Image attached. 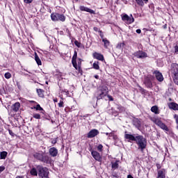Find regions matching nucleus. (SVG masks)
I'll return each mask as SVG.
<instances>
[{
  "mask_svg": "<svg viewBox=\"0 0 178 178\" xmlns=\"http://www.w3.org/2000/svg\"><path fill=\"white\" fill-rule=\"evenodd\" d=\"M135 141L140 151H144L147 148V139L143 136H137Z\"/></svg>",
  "mask_w": 178,
  "mask_h": 178,
  "instance_id": "obj_1",
  "label": "nucleus"
},
{
  "mask_svg": "<svg viewBox=\"0 0 178 178\" xmlns=\"http://www.w3.org/2000/svg\"><path fill=\"white\" fill-rule=\"evenodd\" d=\"M36 169L38 171V176L40 178H49V171H48V168H43L41 165H38L36 167Z\"/></svg>",
  "mask_w": 178,
  "mask_h": 178,
  "instance_id": "obj_2",
  "label": "nucleus"
},
{
  "mask_svg": "<svg viewBox=\"0 0 178 178\" xmlns=\"http://www.w3.org/2000/svg\"><path fill=\"white\" fill-rule=\"evenodd\" d=\"M170 72L174 79V81L176 83L178 80V65L176 63L172 64Z\"/></svg>",
  "mask_w": 178,
  "mask_h": 178,
  "instance_id": "obj_3",
  "label": "nucleus"
},
{
  "mask_svg": "<svg viewBox=\"0 0 178 178\" xmlns=\"http://www.w3.org/2000/svg\"><path fill=\"white\" fill-rule=\"evenodd\" d=\"M99 95L97 96V99H102L104 97L108 94V87L106 86H102L99 88L98 90Z\"/></svg>",
  "mask_w": 178,
  "mask_h": 178,
  "instance_id": "obj_4",
  "label": "nucleus"
},
{
  "mask_svg": "<svg viewBox=\"0 0 178 178\" xmlns=\"http://www.w3.org/2000/svg\"><path fill=\"white\" fill-rule=\"evenodd\" d=\"M122 20L124 22L127 24H131V23H134V17L131 15L129 17L127 14H124L122 16Z\"/></svg>",
  "mask_w": 178,
  "mask_h": 178,
  "instance_id": "obj_5",
  "label": "nucleus"
},
{
  "mask_svg": "<svg viewBox=\"0 0 178 178\" xmlns=\"http://www.w3.org/2000/svg\"><path fill=\"white\" fill-rule=\"evenodd\" d=\"M152 122H154V123H155V124L159 126V127H161V129H162L163 130H165V131H168V127H166V125H165V124H163L162 121H161V120L154 118H152Z\"/></svg>",
  "mask_w": 178,
  "mask_h": 178,
  "instance_id": "obj_6",
  "label": "nucleus"
},
{
  "mask_svg": "<svg viewBox=\"0 0 178 178\" xmlns=\"http://www.w3.org/2000/svg\"><path fill=\"white\" fill-rule=\"evenodd\" d=\"M152 122H154V123H155V124L159 126V127H161V129H162L163 130H165V131H168V127H166V125H165V124H163L162 121H161V120L154 118H152Z\"/></svg>",
  "mask_w": 178,
  "mask_h": 178,
  "instance_id": "obj_7",
  "label": "nucleus"
},
{
  "mask_svg": "<svg viewBox=\"0 0 178 178\" xmlns=\"http://www.w3.org/2000/svg\"><path fill=\"white\" fill-rule=\"evenodd\" d=\"M134 56H136V58H138V59H144L147 58L148 55L143 51H138L134 54Z\"/></svg>",
  "mask_w": 178,
  "mask_h": 178,
  "instance_id": "obj_8",
  "label": "nucleus"
},
{
  "mask_svg": "<svg viewBox=\"0 0 178 178\" xmlns=\"http://www.w3.org/2000/svg\"><path fill=\"white\" fill-rule=\"evenodd\" d=\"M91 155L95 161H97L98 162H101L102 161V156H101V154L98 153V152L92 150Z\"/></svg>",
  "mask_w": 178,
  "mask_h": 178,
  "instance_id": "obj_9",
  "label": "nucleus"
},
{
  "mask_svg": "<svg viewBox=\"0 0 178 178\" xmlns=\"http://www.w3.org/2000/svg\"><path fill=\"white\" fill-rule=\"evenodd\" d=\"M98 134H99V131L98 130L92 129L88 134V138H93V137H95L96 136H98Z\"/></svg>",
  "mask_w": 178,
  "mask_h": 178,
  "instance_id": "obj_10",
  "label": "nucleus"
},
{
  "mask_svg": "<svg viewBox=\"0 0 178 178\" xmlns=\"http://www.w3.org/2000/svg\"><path fill=\"white\" fill-rule=\"evenodd\" d=\"M166 177V170L162 168L161 170H157V178H165Z\"/></svg>",
  "mask_w": 178,
  "mask_h": 178,
  "instance_id": "obj_11",
  "label": "nucleus"
},
{
  "mask_svg": "<svg viewBox=\"0 0 178 178\" xmlns=\"http://www.w3.org/2000/svg\"><path fill=\"white\" fill-rule=\"evenodd\" d=\"M76 59H77V51H74L72 56V63L74 67L77 70V62L76 61Z\"/></svg>",
  "mask_w": 178,
  "mask_h": 178,
  "instance_id": "obj_12",
  "label": "nucleus"
},
{
  "mask_svg": "<svg viewBox=\"0 0 178 178\" xmlns=\"http://www.w3.org/2000/svg\"><path fill=\"white\" fill-rule=\"evenodd\" d=\"M124 138H125V140H128L129 141H136V136H134V135L125 133Z\"/></svg>",
  "mask_w": 178,
  "mask_h": 178,
  "instance_id": "obj_13",
  "label": "nucleus"
},
{
  "mask_svg": "<svg viewBox=\"0 0 178 178\" xmlns=\"http://www.w3.org/2000/svg\"><path fill=\"white\" fill-rule=\"evenodd\" d=\"M93 57L95 58V59H97V60H102V61L104 60V55L99 53L95 52L93 54Z\"/></svg>",
  "mask_w": 178,
  "mask_h": 178,
  "instance_id": "obj_14",
  "label": "nucleus"
},
{
  "mask_svg": "<svg viewBox=\"0 0 178 178\" xmlns=\"http://www.w3.org/2000/svg\"><path fill=\"white\" fill-rule=\"evenodd\" d=\"M154 74H155L156 79L159 81H163V76L162 75V73L159 72V71H155Z\"/></svg>",
  "mask_w": 178,
  "mask_h": 178,
  "instance_id": "obj_15",
  "label": "nucleus"
},
{
  "mask_svg": "<svg viewBox=\"0 0 178 178\" xmlns=\"http://www.w3.org/2000/svg\"><path fill=\"white\" fill-rule=\"evenodd\" d=\"M12 111L13 112H18L19 109H20V103L19 102H16L12 106Z\"/></svg>",
  "mask_w": 178,
  "mask_h": 178,
  "instance_id": "obj_16",
  "label": "nucleus"
},
{
  "mask_svg": "<svg viewBox=\"0 0 178 178\" xmlns=\"http://www.w3.org/2000/svg\"><path fill=\"white\" fill-rule=\"evenodd\" d=\"M49 152L51 156H56L58 155V149L55 147L50 148Z\"/></svg>",
  "mask_w": 178,
  "mask_h": 178,
  "instance_id": "obj_17",
  "label": "nucleus"
},
{
  "mask_svg": "<svg viewBox=\"0 0 178 178\" xmlns=\"http://www.w3.org/2000/svg\"><path fill=\"white\" fill-rule=\"evenodd\" d=\"M42 162H44V163H49L50 160L48 155L43 153L42 156V159L40 160Z\"/></svg>",
  "mask_w": 178,
  "mask_h": 178,
  "instance_id": "obj_18",
  "label": "nucleus"
},
{
  "mask_svg": "<svg viewBox=\"0 0 178 178\" xmlns=\"http://www.w3.org/2000/svg\"><path fill=\"white\" fill-rule=\"evenodd\" d=\"M170 109H173V111H178V104L175 102H171L168 104Z\"/></svg>",
  "mask_w": 178,
  "mask_h": 178,
  "instance_id": "obj_19",
  "label": "nucleus"
},
{
  "mask_svg": "<svg viewBox=\"0 0 178 178\" xmlns=\"http://www.w3.org/2000/svg\"><path fill=\"white\" fill-rule=\"evenodd\" d=\"M80 10H82L83 12H88L89 13H95L93 10H91L88 8H86L85 6H81Z\"/></svg>",
  "mask_w": 178,
  "mask_h": 178,
  "instance_id": "obj_20",
  "label": "nucleus"
},
{
  "mask_svg": "<svg viewBox=\"0 0 178 178\" xmlns=\"http://www.w3.org/2000/svg\"><path fill=\"white\" fill-rule=\"evenodd\" d=\"M35 60L38 66H41V65H42V62H41V59H40V57L38 56L37 53H35Z\"/></svg>",
  "mask_w": 178,
  "mask_h": 178,
  "instance_id": "obj_21",
  "label": "nucleus"
},
{
  "mask_svg": "<svg viewBox=\"0 0 178 178\" xmlns=\"http://www.w3.org/2000/svg\"><path fill=\"white\" fill-rule=\"evenodd\" d=\"M42 154L43 153H35L33 154V156L35 159H38V161H41L42 159Z\"/></svg>",
  "mask_w": 178,
  "mask_h": 178,
  "instance_id": "obj_22",
  "label": "nucleus"
},
{
  "mask_svg": "<svg viewBox=\"0 0 178 178\" xmlns=\"http://www.w3.org/2000/svg\"><path fill=\"white\" fill-rule=\"evenodd\" d=\"M151 111L152 112H153L154 113H155L156 115L159 114V110L158 109V106H154L151 108Z\"/></svg>",
  "mask_w": 178,
  "mask_h": 178,
  "instance_id": "obj_23",
  "label": "nucleus"
},
{
  "mask_svg": "<svg viewBox=\"0 0 178 178\" xmlns=\"http://www.w3.org/2000/svg\"><path fill=\"white\" fill-rule=\"evenodd\" d=\"M30 174L31 175V176H38V172H37V169L33 168L30 171Z\"/></svg>",
  "mask_w": 178,
  "mask_h": 178,
  "instance_id": "obj_24",
  "label": "nucleus"
},
{
  "mask_svg": "<svg viewBox=\"0 0 178 178\" xmlns=\"http://www.w3.org/2000/svg\"><path fill=\"white\" fill-rule=\"evenodd\" d=\"M58 14H51V18L53 22H58Z\"/></svg>",
  "mask_w": 178,
  "mask_h": 178,
  "instance_id": "obj_25",
  "label": "nucleus"
},
{
  "mask_svg": "<svg viewBox=\"0 0 178 178\" xmlns=\"http://www.w3.org/2000/svg\"><path fill=\"white\" fill-rule=\"evenodd\" d=\"M7 156H8V152H2L0 154L1 159H6Z\"/></svg>",
  "mask_w": 178,
  "mask_h": 178,
  "instance_id": "obj_26",
  "label": "nucleus"
},
{
  "mask_svg": "<svg viewBox=\"0 0 178 178\" xmlns=\"http://www.w3.org/2000/svg\"><path fill=\"white\" fill-rule=\"evenodd\" d=\"M102 42H104L105 48H108V47H109V41L108 40L103 38Z\"/></svg>",
  "mask_w": 178,
  "mask_h": 178,
  "instance_id": "obj_27",
  "label": "nucleus"
},
{
  "mask_svg": "<svg viewBox=\"0 0 178 178\" xmlns=\"http://www.w3.org/2000/svg\"><path fill=\"white\" fill-rule=\"evenodd\" d=\"M37 92H38L39 97H40V98H44V92H42V90L38 89Z\"/></svg>",
  "mask_w": 178,
  "mask_h": 178,
  "instance_id": "obj_28",
  "label": "nucleus"
},
{
  "mask_svg": "<svg viewBox=\"0 0 178 178\" xmlns=\"http://www.w3.org/2000/svg\"><path fill=\"white\" fill-rule=\"evenodd\" d=\"M118 167H119V161H115L114 163H112L113 169H118Z\"/></svg>",
  "mask_w": 178,
  "mask_h": 178,
  "instance_id": "obj_29",
  "label": "nucleus"
},
{
  "mask_svg": "<svg viewBox=\"0 0 178 178\" xmlns=\"http://www.w3.org/2000/svg\"><path fill=\"white\" fill-rule=\"evenodd\" d=\"M58 20H60L61 22H65V20H66V18L65 17V15L58 14Z\"/></svg>",
  "mask_w": 178,
  "mask_h": 178,
  "instance_id": "obj_30",
  "label": "nucleus"
},
{
  "mask_svg": "<svg viewBox=\"0 0 178 178\" xmlns=\"http://www.w3.org/2000/svg\"><path fill=\"white\" fill-rule=\"evenodd\" d=\"M99 62H95L93 63V68H95L96 70H99Z\"/></svg>",
  "mask_w": 178,
  "mask_h": 178,
  "instance_id": "obj_31",
  "label": "nucleus"
},
{
  "mask_svg": "<svg viewBox=\"0 0 178 178\" xmlns=\"http://www.w3.org/2000/svg\"><path fill=\"white\" fill-rule=\"evenodd\" d=\"M109 137H113L114 140H118V136L115 134V132L110 133Z\"/></svg>",
  "mask_w": 178,
  "mask_h": 178,
  "instance_id": "obj_32",
  "label": "nucleus"
},
{
  "mask_svg": "<svg viewBox=\"0 0 178 178\" xmlns=\"http://www.w3.org/2000/svg\"><path fill=\"white\" fill-rule=\"evenodd\" d=\"M80 66H81V59L79 58L78 59L77 70H79V72H80V70H81V69L80 68Z\"/></svg>",
  "mask_w": 178,
  "mask_h": 178,
  "instance_id": "obj_33",
  "label": "nucleus"
},
{
  "mask_svg": "<svg viewBox=\"0 0 178 178\" xmlns=\"http://www.w3.org/2000/svg\"><path fill=\"white\" fill-rule=\"evenodd\" d=\"M4 77H5V79H10V77H12V74H10V72H6L4 74Z\"/></svg>",
  "mask_w": 178,
  "mask_h": 178,
  "instance_id": "obj_34",
  "label": "nucleus"
},
{
  "mask_svg": "<svg viewBox=\"0 0 178 178\" xmlns=\"http://www.w3.org/2000/svg\"><path fill=\"white\" fill-rule=\"evenodd\" d=\"M138 5H140V6H144V1L143 0H136Z\"/></svg>",
  "mask_w": 178,
  "mask_h": 178,
  "instance_id": "obj_35",
  "label": "nucleus"
},
{
  "mask_svg": "<svg viewBox=\"0 0 178 178\" xmlns=\"http://www.w3.org/2000/svg\"><path fill=\"white\" fill-rule=\"evenodd\" d=\"M103 148H104V146L102 145H99L97 146V151H99V152H102Z\"/></svg>",
  "mask_w": 178,
  "mask_h": 178,
  "instance_id": "obj_36",
  "label": "nucleus"
},
{
  "mask_svg": "<svg viewBox=\"0 0 178 178\" xmlns=\"http://www.w3.org/2000/svg\"><path fill=\"white\" fill-rule=\"evenodd\" d=\"M122 47H124V43H119L118 45H117V48L118 49H122Z\"/></svg>",
  "mask_w": 178,
  "mask_h": 178,
  "instance_id": "obj_37",
  "label": "nucleus"
},
{
  "mask_svg": "<svg viewBox=\"0 0 178 178\" xmlns=\"http://www.w3.org/2000/svg\"><path fill=\"white\" fill-rule=\"evenodd\" d=\"M74 44H75L76 46L78 47V48H80V47H81V43H80V42H79V41H77V40H75V41H74Z\"/></svg>",
  "mask_w": 178,
  "mask_h": 178,
  "instance_id": "obj_38",
  "label": "nucleus"
},
{
  "mask_svg": "<svg viewBox=\"0 0 178 178\" xmlns=\"http://www.w3.org/2000/svg\"><path fill=\"white\" fill-rule=\"evenodd\" d=\"M33 118L35 119H41V115L40 114H33Z\"/></svg>",
  "mask_w": 178,
  "mask_h": 178,
  "instance_id": "obj_39",
  "label": "nucleus"
},
{
  "mask_svg": "<svg viewBox=\"0 0 178 178\" xmlns=\"http://www.w3.org/2000/svg\"><path fill=\"white\" fill-rule=\"evenodd\" d=\"M36 108V111H42V108L41 107V106H40V104H37L36 107H34Z\"/></svg>",
  "mask_w": 178,
  "mask_h": 178,
  "instance_id": "obj_40",
  "label": "nucleus"
},
{
  "mask_svg": "<svg viewBox=\"0 0 178 178\" xmlns=\"http://www.w3.org/2000/svg\"><path fill=\"white\" fill-rule=\"evenodd\" d=\"M58 106H59V108H63V102L60 101L58 103Z\"/></svg>",
  "mask_w": 178,
  "mask_h": 178,
  "instance_id": "obj_41",
  "label": "nucleus"
},
{
  "mask_svg": "<svg viewBox=\"0 0 178 178\" xmlns=\"http://www.w3.org/2000/svg\"><path fill=\"white\" fill-rule=\"evenodd\" d=\"M5 170V166H0V173H2Z\"/></svg>",
  "mask_w": 178,
  "mask_h": 178,
  "instance_id": "obj_42",
  "label": "nucleus"
},
{
  "mask_svg": "<svg viewBox=\"0 0 178 178\" xmlns=\"http://www.w3.org/2000/svg\"><path fill=\"white\" fill-rule=\"evenodd\" d=\"M25 3H31L33 2V0H24Z\"/></svg>",
  "mask_w": 178,
  "mask_h": 178,
  "instance_id": "obj_43",
  "label": "nucleus"
},
{
  "mask_svg": "<svg viewBox=\"0 0 178 178\" xmlns=\"http://www.w3.org/2000/svg\"><path fill=\"white\" fill-rule=\"evenodd\" d=\"M174 118H175V120L177 122V124H178V115H175Z\"/></svg>",
  "mask_w": 178,
  "mask_h": 178,
  "instance_id": "obj_44",
  "label": "nucleus"
},
{
  "mask_svg": "<svg viewBox=\"0 0 178 178\" xmlns=\"http://www.w3.org/2000/svg\"><path fill=\"white\" fill-rule=\"evenodd\" d=\"M108 98L110 101H113V98L112 97V96L108 95Z\"/></svg>",
  "mask_w": 178,
  "mask_h": 178,
  "instance_id": "obj_45",
  "label": "nucleus"
},
{
  "mask_svg": "<svg viewBox=\"0 0 178 178\" xmlns=\"http://www.w3.org/2000/svg\"><path fill=\"white\" fill-rule=\"evenodd\" d=\"M136 33H137L138 34H141V29H137V30H136Z\"/></svg>",
  "mask_w": 178,
  "mask_h": 178,
  "instance_id": "obj_46",
  "label": "nucleus"
},
{
  "mask_svg": "<svg viewBox=\"0 0 178 178\" xmlns=\"http://www.w3.org/2000/svg\"><path fill=\"white\" fill-rule=\"evenodd\" d=\"M156 168L158 170H161V165L159 164H156Z\"/></svg>",
  "mask_w": 178,
  "mask_h": 178,
  "instance_id": "obj_47",
  "label": "nucleus"
},
{
  "mask_svg": "<svg viewBox=\"0 0 178 178\" xmlns=\"http://www.w3.org/2000/svg\"><path fill=\"white\" fill-rule=\"evenodd\" d=\"M175 52H178V46L175 47Z\"/></svg>",
  "mask_w": 178,
  "mask_h": 178,
  "instance_id": "obj_48",
  "label": "nucleus"
},
{
  "mask_svg": "<svg viewBox=\"0 0 178 178\" xmlns=\"http://www.w3.org/2000/svg\"><path fill=\"white\" fill-rule=\"evenodd\" d=\"M52 144H56V139H54L51 141Z\"/></svg>",
  "mask_w": 178,
  "mask_h": 178,
  "instance_id": "obj_49",
  "label": "nucleus"
},
{
  "mask_svg": "<svg viewBox=\"0 0 178 178\" xmlns=\"http://www.w3.org/2000/svg\"><path fill=\"white\" fill-rule=\"evenodd\" d=\"M94 30H95V31H98V28L94 27Z\"/></svg>",
  "mask_w": 178,
  "mask_h": 178,
  "instance_id": "obj_50",
  "label": "nucleus"
},
{
  "mask_svg": "<svg viewBox=\"0 0 178 178\" xmlns=\"http://www.w3.org/2000/svg\"><path fill=\"white\" fill-rule=\"evenodd\" d=\"M99 76L98 75H95V79H99Z\"/></svg>",
  "mask_w": 178,
  "mask_h": 178,
  "instance_id": "obj_51",
  "label": "nucleus"
},
{
  "mask_svg": "<svg viewBox=\"0 0 178 178\" xmlns=\"http://www.w3.org/2000/svg\"><path fill=\"white\" fill-rule=\"evenodd\" d=\"M127 178H134V177H133V176H131V175H128V176H127Z\"/></svg>",
  "mask_w": 178,
  "mask_h": 178,
  "instance_id": "obj_52",
  "label": "nucleus"
},
{
  "mask_svg": "<svg viewBox=\"0 0 178 178\" xmlns=\"http://www.w3.org/2000/svg\"><path fill=\"white\" fill-rule=\"evenodd\" d=\"M54 102H58V99H54Z\"/></svg>",
  "mask_w": 178,
  "mask_h": 178,
  "instance_id": "obj_53",
  "label": "nucleus"
},
{
  "mask_svg": "<svg viewBox=\"0 0 178 178\" xmlns=\"http://www.w3.org/2000/svg\"><path fill=\"white\" fill-rule=\"evenodd\" d=\"M106 136H108V137H109V133H106Z\"/></svg>",
  "mask_w": 178,
  "mask_h": 178,
  "instance_id": "obj_54",
  "label": "nucleus"
},
{
  "mask_svg": "<svg viewBox=\"0 0 178 178\" xmlns=\"http://www.w3.org/2000/svg\"><path fill=\"white\" fill-rule=\"evenodd\" d=\"M145 2H148V0H143Z\"/></svg>",
  "mask_w": 178,
  "mask_h": 178,
  "instance_id": "obj_55",
  "label": "nucleus"
},
{
  "mask_svg": "<svg viewBox=\"0 0 178 178\" xmlns=\"http://www.w3.org/2000/svg\"><path fill=\"white\" fill-rule=\"evenodd\" d=\"M16 178H22V177H20L18 176V177H17Z\"/></svg>",
  "mask_w": 178,
  "mask_h": 178,
  "instance_id": "obj_56",
  "label": "nucleus"
},
{
  "mask_svg": "<svg viewBox=\"0 0 178 178\" xmlns=\"http://www.w3.org/2000/svg\"><path fill=\"white\" fill-rule=\"evenodd\" d=\"M9 132H10V134H12V132H10V131H9Z\"/></svg>",
  "mask_w": 178,
  "mask_h": 178,
  "instance_id": "obj_57",
  "label": "nucleus"
},
{
  "mask_svg": "<svg viewBox=\"0 0 178 178\" xmlns=\"http://www.w3.org/2000/svg\"><path fill=\"white\" fill-rule=\"evenodd\" d=\"M46 84H48V81H46Z\"/></svg>",
  "mask_w": 178,
  "mask_h": 178,
  "instance_id": "obj_58",
  "label": "nucleus"
}]
</instances>
